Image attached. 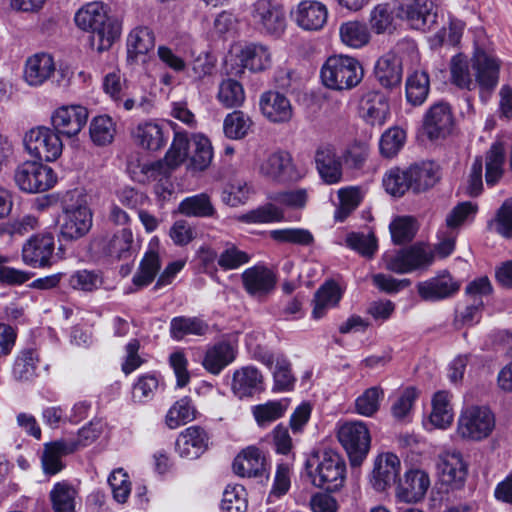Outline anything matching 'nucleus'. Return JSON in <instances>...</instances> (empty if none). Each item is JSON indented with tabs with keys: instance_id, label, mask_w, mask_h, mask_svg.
<instances>
[{
	"instance_id": "1",
	"label": "nucleus",
	"mask_w": 512,
	"mask_h": 512,
	"mask_svg": "<svg viewBox=\"0 0 512 512\" xmlns=\"http://www.w3.org/2000/svg\"><path fill=\"white\" fill-rule=\"evenodd\" d=\"M74 20L81 30L92 33V45L98 52L110 49L120 37L121 23L108 15L102 2L87 3L76 12Z\"/></svg>"
},
{
	"instance_id": "2",
	"label": "nucleus",
	"mask_w": 512,
	"mask_h": 512,
	"mask_svg": "<svg viewBox=\"0 0 512 512\" xmlns=\"http://www.w3.org/2000/svg\"><path fill=\"white\" fill-rule=\"evenodd\" d=\"M305 472L314 487L338 492L344 487L347 467L340 453L324 449L309 456L305 462Z\"/></svg>"
},
{
	"instance_id": "3",
	"label": "nucleus",
	"mask_w": 512,
	"mask_h": 512,
	"mask_svg": "<svg viewBox=\"0 0 512 512\" xmlns=\"http://www.w3.org/2000/svg\"><path fill=\"white\" fill-rule=\"evenodd\" d=\"M93 224V214L86 197L79 191H69L62 200L60 233L66 240L84 237Z\"/></svg>"
},
{
	"instance_id": "4",
	"label": "nucleus",
	"mask_w": 512,
	"mask_h": 512,
	"mask_svg": "<svg viewBox=\"0 0 512 512\" xmlns=\"http://www.w3.org/2000/svg\"><path fill=\"white\" fill-rule=\"evenodd\" d=\"M406 55L411 63L419 61L418 49L413 41L399 42L394 51L384 54L376 61L374 76L382 87L393 89L401 84Z\"/></svg>"
},
{
	"instance_id": "5",
	"label": "nucleus",
	"mask_w": 512,
	"mask_h": 512,
	"mask_svg": "<svg viewBox=\"0 0 512 512\" xmlns=\"http://www.w3.org/2000/svg\"><path fill=\"white\" fill-rule=\"evenodd\" d=\"M320 77L324 86L333 90H347L357 86L363 78L360 62L351 56L333 55L321 67Z\"/></svg>"
},
{
	"instance_id": "6",
	"label": "nucleus",
	"mask_w": 512,
	"mask_h": 512,
	"mask_svg": "<svg viewBox=\"0 0 512 512\" xmlns=\"http://www.w3.org/2000/svg\"><path fill=\"white\" fill-rule=\"evenodd\" d=\"M434 253L429 246L414 244L410 247L387 251L382 256L384 269L396 274H407L427 268L433 263Z\"/></svg>"
},
{
	"instance_id": "7",
	"label": "nucleus",
	"mask_w": 512,
	"mask_h": 512,
	"mask_svg": "<svg viewBox=\"0 0 512 512\" xmlns=\"http://www.w3.org/2000/svg\"><path fill=\"white\" fill-rule=\"evenodd\" d=\"M495 428V416L486 406H469L463 409L457 421V434L465 440L481 441L488 438Z\"/></svg>"
},
{
	"instance_id": "8",
	"label": "nucleus",
	"mask_w": 512,
	"mask_h": 512,
	"mask_svg": "<svg viewBox=\"0 0 512 512\" xmlns=\"http://www.w3.org/2000/svg\"><path fill=\"white\" fill-rule=\"evenodd\" d=\"M26 151L39 161L57 160L63 150L60 135L52 128L37 126L31 128L24 136Z\"/></svg>"
},
{
	"instance_id": "9",
	"label": "nucleus",
	"mask_w": 512,
	"mask_h": 512,
	"mask_svg": "<svg viewBox=\"0 0 512 512\" xmlns=\"http://www.w3.org/2000/svg\"><path fill=\"white\" fill-rule=\"evenodd\" d=\"M337 438L349 457L352 466L360 465L370 450L371 436L362 421L345 422L339 426Z\"/></svg>"
},
{
	"instance_id": "10",
	"label": "nucleus",
	"mask_w": 512,
	"mask_h": 512,
	"mask_svg": "<svg viewBox=\"0 0 512 512\" xmlns=\"http://www.w3.org/2000/svg\"><path fill=\"white\" fill-rule=\"evenodd\" d=\"M14 180L24 192L41 193L55 185L56 176L51 167L36 161H26L16 168Z\"/></svg>"
},
{
	"instance_id": "11",
	"label": "nucleus",
	"mask_w": 512,
	"mask_h": 512,
	"mask_svg": "<svg viewBox=\"0 0 512 512\" xmlns=\"http://www.w3.org/2000/svg\"><path fill=\"white\" fill-rule=\"evenodd\" d=\"M250 21L260 32L279 36L286 27L283 10L270 0H258L250 7Z\"/></svg>"
},
{
	"instance_id": "12",
	"label": "nucleus",
	"mask_w": 512,
	"mask_h": 512,
	"mask_svg": "<svg viewBox=\"0 0 512 512\" xmlns=\"http://www.w3.org/2000/svg\"><path fill=\"white\" fill-rule=\"evenodd\" d=\"M397 16L405 19L412 28L430 31L437 25L438 14L430 0H401Z\"/></svg>"
},
{
	"instance_id": "13",
	"label": "nucleus",
	"mask_w": 512,
	"mask_h": 512,
	"mask_svg": "<svg viewBox=\"0 0 512 512\" xmlns=\"http://www.w3.org/2000/svg\"><path fill=\"white\" fill-rule=\"evenodd\" d=\"M55 240L51 233L32 235L22 246L23 262L33 268H46L53 264Z\"/></svg>"
},
{
	"instance_id": "14",
	"label": "nucleus",
	"mask_w": 512,
	"mask_h": 512,
	"mask_svg": "<svg viewBox=\"0 0 512 512\" xmlns=\"http://www.w3.org/2000/svg\"><path fill=\"white\" fill-rule=\"evenodd\" d=\"M437 475L442 485L450 489L463 487L468 474V466L458 451H447L438 456Z\"/></svg>"
},
{
	"instance_id": "15",
	"label": "nucleus",
	"mask_w": 512,
	"mask_h": 512,
	"mask_svg": "<svg viewBox=\"0 0 512 512\" xmlns=\"http://www.w3.org/2000/svg\"><path fill=\"white\" fill-rule=\"evenodd\" d=\"M88 110L81 105H64L51 114V125L59 135L68 138L78 135L86 125Z\"/></svg>"
},
{
	"instance_id": "16",
	"label": "nucleus",
	"mask_w": 512,
	"mask_h": 512,
	"mask_svg": "<svg viewBox=\"0 0 512 512\" xmlns=\"http://www.w3.org/2000/svg\"><path fill=\"white\" fill-rule=\"evenodd\" d=\"M400 471L401 461L396 454L381 453L374 461L370 483L376 491L383 492L397 482Z\"/></svg>"
},
{
	"instance_id": "17",
	"label": "nucleus",
	"mask_w": 512,
	"mask_h": 512,
	"mask_svg": "<svg viewBox=\"0 0 512 512\" xmlns=\"http://www.w3.org/2000/svg\"><path fill=\"white\" fill-rule=\"evenodd\" d=\"M260 172L266 177L279 181H297L303 177L288 152L278 151L269 155L261 164Z\"/></svg>"
},
{
	"instance_id": "18",
	"label": "nucleus",
	"mask_w": 512,
	"mask_h": 512,
	"mask_svg": "<svg viewBox=\"0 0 512 512\" xmlns=\"http://www.w3.org/2000/svg\"><path fill=\"white\" fill-rule=\"evenodd\" d=\"M453 124L454 121L450 106L445 102H438L427 110L423 127L430 140H437L450 135Z\"/></svg>"
},
{
	"instance_id": "19",
	"label": "nucleus",
	"mask_w": 512,
	"mask_h": 512,
	"mask_svg": "<svg viewBox=\"0 0 512 512\" xmlns=\"http://www.w3.org/2000/svg\"><path fill=\"white\" fill-rule=\"evenodd\" d=\"M237 345L228 340H222L207 347L203 359V368L212 375H219L237 357Z\"/></svg>"
},
{
	"instance_id": "20",
	"label": "nucleus",
	"mask_w": 512,
	"mask_h": 512,
	"mask_svg": "<svg viewBox=\"0 0 512 512\" xmlns=\"http://www.w3.org/2000/svg\"><path fill=\"white\" fill-rule=\"evenodd\" d=\"M292 16L300 28L307 31H319L327 23L328 9L320 1L304 0L297 5Z\"/></svg>"
},
{
	"instance_id": "21",
	"label": "nucleus",
	"mask_w": 512,
	"mask_h": 512,
	"mask_svg": "<svg viewBox=\"0 0 512 512\" xmlns=\"http://www.w3.org/2000/svg\"><path fill=\"white\" fill-rule=\"evenodd\" d=\"M501 62L494 55L477 50L473 57L475 81L482 90L491 91L499 82Z\"/></svg>"
},
{
	"instance_id": "22",
	"label": "nucleus",
	"mask_w": 512,
	"mask_h": 512,
	"mask_svg": "<svg viewBox=\"0 0 512 512\" xmlns=\"http://www.w3.org/2000/svg\"><path fill=\"white\" fill-rule=\"evenodd\" d=\"M430 487L429 475L420 469H410L405 472L403 480L399 481L396 496L400 501L416 503L423 499Z\"/></svg>"
},
{
	"instance_id": "23",
	"label": "nucleus",
	"mask_w": 512,
	"mask_h": 512,
	"mask_svg": "<svg viewBox=\"0 0 512 512\" xmlns=\"http://www.w3.org/2000/svg\"><path fill=\"white\" fill-rule=\"evenodd\" d=\"M315 164L321 179L329 185L342 179V162L336 148L331 144H322L315 151Z\"/></svg>"
},
{
	"instance_id": "24",
	"label": "nucleus",
	"mask_w": 512,
	"mask_h": 512,
	"mask_svg": "<svg viewBox=\"0 0 512 512\" xmlns=\"http://www.w3.org/2000/svg\"><path fill=\"white\" fill-rule=\"evenodd\" d=\"M209 443L207 432L199 426H190L177 438L176 450L181 457L194 459L203 454Z\"/></svg>"
},
{
	"instance_id": "25",
	"label": "nucleus",
	"mask_w": 512,
	"mask_h": 512,
	"mask_svg": "<svg viewBox=\"0 0 512 512\" xmlns=\"http://www.w3.org/2000/svg\"><path fill=\"white\" fill-rule=\"evenodd\" d=\"M259 105L262 114L273 123H286L292 118L291 102L279 92L268 91L263 93Z\"/></svg>"
},
{
	"instance_id": "26",
	"label": "nucleus",
	"mask_w": 512,
	"mask_h": 512,
	"mask_svg": "<svg viewBox=\"0 0 512 512\" xmlns=\"http://www.w3.org/2000/svg\"><path fill=\"white\" fill-rule=\"evenodd\" d=\"M231 389L239 399L252 397L263 390V376L252 366L237 369L233 373Z\"/></svg>"
},
{
	"instance_id": "27",
	"label": "nucleus",
	"mask_w": 512,
	"mask_h": 512,
	"mask_svg": "<svg viewBox=\"0 0 512 512\" xmlns=\"http://www.w3.org/2000/svg\"><path fill=\"white\" fill-rule=\"evenodd\" d=\"M460 284L449 273H442L418 284V293L423 300L437 301L455 294Z\"/></svg>"
},
{
	"instance_id": "28",
	"label": "nucleus",
	"mask_w": 512,
	"mask_h": 512,
	"mask_svg": "<svg viewBox=\"0 0 512 512\" xmlns=\"http://www.w3.org/2000/svg\"><path fill=\"white\" fill-rule=\"evenodd\" d=\"M245 290L252 296H264L270 293L276 284L274 273L264 266H253L242 273Z\"/></svg>"
},
{
	"instance_id": "29",
	"label": "nucleus",
	"mask_w": 512,
	"mask_h": 512,
	"mask_svg": "<svg viewBox=\"0 0 512 512\" xmlns=\"http://www.w3.org/2000/svg\"><path fill=\"white\" fill-rule=\"evenodd\" d=\"M134 243L131 229L124 227L111 235H106L99 241V247L106 256L121 260L132 255Z\"/></svg>"
},
{
	"instance_id": "30",
	"label": "nucleus",
	"mask_w": 512,
	"mask_h": 512,
	"mask_svg": "<svg viewBox=\"0 0 512 512\" xmlns=\"http://www.w3.org/2000/svg\"><path fill=\"white\" fill-rule=\"evenodd\" d=\"M55 72L53 57L47 53H37L26 60L24 80L30 86H41Z\"/></svg>"
},
{
	"instance_id": "31",
	"label": "nucleus",
	"mask_w": 512,
	"mask_h": 512,
	"mask_svg": "<svg viewBox=\"0 0 512 512\" xmlns=\"http://www.w3.org/2000/svg\"><path fill=\"white\" fill-rule=\"evenodd\" d=\"M233 471L241 477H258L266 473L265 457L259 448L249 446L234 459Z\"/></svg>"
},
{
	"instance_id": "32",
	"label": "nucleus",
	"mask_w": 512,
	"mask_h": 512,
	"mask_svg": "<svg viewBox=\"0 0 512 512\" xmlns=\"http://www.w3.org/2000/svg\"><path fill=\"white\" fill-rule=\"evenodd\" d=\"M71 453V449L66 444V439L46 443L41 455L44 474L53 476L62 471L65 467L62 458Z\"/></svg>"
},
{
	"instance_id": "33",
	"label": "nucleus",
	"mask_w": 512,
	"mask_h": 512,
	"mask_svg": "<svg viewBox=\"0 0 512 512\" xmlns=\"http://www.w3.org/2000/svg\"><path fill=\"white\" fill-rule=\"evenodd\" d=\"M506 160L505 148L502 142L492 143L485 153L483 164H485V181L490 187L499 183L504 175Z\"/></svg>"
},
{
	"instance_id": "34",
	"label": "nucleus",
	"mask_w": 512,
	"mask_h": 512,
	"mask_svg": "<svg viewBox=\"0 0 512 512\" xmlns=\"http://www.w3.org/2000/svg\"><path fill=\"white\" fill-rule=\"evenodd\" d=\"M133 137L139 146L150 151L162 149L167 142L163 128L155 122L140 123L135 128Z\"/></svg>"
},
{
	"instance_id": "35",
	"label": "nucleus",
	"mask_w": 512,
	"mask_h": 512,
	"mask_svg": "<svg viewBox=\"0 0 512 512\" xmlns=\"http://www.w3.org/2000/svg\"><path fill=\"white\" fill-rule=\"evenodd\" d=\"M164 384L157 373H145L137 378L132 386L131 400L135 404L152 401Z\"/></svg>"
},
{
	"instance_id": "36",
	"label": "nucleus",
	"mask_w": 512,
	"mask_h": 512,
	"mask_svg": "<svg viewBox=\"0 0 512 512\" xmlns=\"http://www.w3.org/2000/svg\"><path fill=\"white\" fill-rule=\"evenodd\" d=\"M178 212L187 217L198 218H211L217 213L211 197L207 193L184 198L178 205Z\"/></svg>"
},
{
	"instance_id": "37",
	"label": "nucleus",
	"mask_w": 512,
	"mask_h": 512,
	"mask_svg": "<svg viewBox=\"0 0 512 512\" xmlns=\"http://www.w3.org/2000/svg\"><path fill=\"white\" fill-rule=\"evenodd\" d=\"M161 268L159 253L154 249L145 252L141 259L138 269L132 277V283L136 289H141L150 285Z\"/></svg>"
},
{
	"instance_id": "38",
	"label": "nucleus",
	"mask_w": 512,
	"mask_h": 512,
	"mask_svg": "<svg viewBox=\"0 0 512 512\" xmlns=\"http://www.w3.org/2000/svg\"><path fill=\"white\" fill-rule=\"evenodd\" d=\"M411 188L415 192L426 191L433 187L439 179L438 166L433 162H423L407 169Z\"/></svg>"
},
{
	"instance_id": "39",
	"label": "nucleus",
	"mask_w": 512,
	"mask_h": 512,
	"mask_svg": "<svg viewBox=\"0 0 512 512\" xmlns=\"http://www.w3.org/2000/svg\"><path fill=\"white\" fill-rule=\"evenodd\" d=\"M339 36L345 46L353 49L366 46L371 38L366 23L357 20L343 22L339 27Z\"/></svg>"
},
{
	"instance_id": "40",
	"label": "nucleus",
	"mask_w": 512,
	"mask_h": 512,
	"mask_svg": "<svg viewBox=\"0 0 512 512\" xmlns=\"http://www.w3.org/2000/svg\"><path fill=\"white\" fill-rule=\"evenodd\" d=\"M342 297L340 287L334 281L324 283L316 291L314 296V308L312 315L315 319L322 318L327 310L337 306Z\"/></svg>"
},
{
	"instance_id": "41",
	"label": "nucleus",
	"mask_w": 512,
	"mask_h": 512,
	"mask_svg": "<svg viewBox=\"0 0 512 512\" xmlns=\"http://www.w3.org/2000/svg\"><path fill=\"white\" fill-rule=\"evenodd\" d=\"M142 172L145 174L147 180L157 182L154 191L160 198L165 200L172 194L173 185L169 179L171 169H169L164 162L156 161L144 164L142 166Z\"/></svg>"
},
{
	"instance_id": "42",
	"label": "nucleus",
	"mask_w": 512,
	"mask_h": 512,
	"mask_svg": "<svg viewBox=\"0 0 512 512\" xmlns=\"http://www.w3.org/2000/svg\"><path fill=\"white\" fill-rule=\"evenodd\" d=\"M39 355L36 350L27 348L21 350L15 358L12 375L15 380L28 382L36 377Z\"/></svg>"
},
{
	"instance_id": "43",
	"label": "nucleus",
	"mask_w": 512,
	"mask_h": 512,
	"mask_svg": "<svg viewBox=\"0 0 512 512\" xmlns=\"http://www.w3.org/2000/svg\"><path fill=\"white\" fill-rule=\"evenodd\" d=\"M450 400L451 395L447 391H438L434 394L429 421L435 428L446 429L452 424L453 411Z\"/></svg>"
},
{
	"instance_id": "44",
	"label": "nucleus",
	"mask_w": 512,
	"mask_h": 512,
	"mask_svg": "<svg viewBox=\"0 0 512 512\" xmlns=\"http://www.w3.org/2000/svg\"><path fill=\"white\" fill-rule=\"evenodd\" d=\"M209 325L198 317L178 316L170 322V335L175 340H181L187 335L204 336Z\"/></svg>"
},
{
	"instance_id": "45",
	"label": "nucleus",
	"mask_w": 512,
	"mask_h": 512,
	"mask_svg": "<svg viewBox=\"0 0 512 512\" xmlns=\"http://www.w3.org/2000/svg\"><path fill=\"white\" fill-rule=\"evenodd\" d=\"M241 62L243 67L253 72H260L271 65V53L268 48L260 44H250L241 51Z\"/></svg>"
},
{
	"instance_id": "46",
	"label": "nucleus",
	"mask_w": 512,
	"mask_h": 512,
	"mask_svg": "<svg viewBox=\"0 0 512 512\" xmlns=\"http://www.w3.org/2000/svg\"><path fill=\"white\" fill-rule=\"evenodd\" d=\"M430 89L429 76L425 71H416L406 81V99L413 106L422 105Z\"/></svg>"
},
{
	"instance_id": "47",
	"label": "nucleus",
	"mask_w": 512,
	"mask_h": 512,
	"mask_svg": "<svg viewBox=\"0 0 512 512\" xmlns=\"http://www.w3.org/2000/svg\"><path fill=\"white\" fill-rule=\"evenodd\" d=\"M196 417V410L188 397L177 400L167 411L165 424L170 429H176L191 422Z\"/></svg>"
},
{
	"instance_id": "48",
	"label": "nucleus",
	"mask_w": 512,
	"mask_h": 512,
	"mask_svg": "<svg viewBox=\"0 0 512 512\" xmlns=\"http://www.w3.org/2000/svg\"><path fill=\"white\" fill-rule=\"evenodd\" d=\"M89 133L95 145L105 146L112 143L116 134V125L107 115L97 116L90 123Z\"/></svg>"
},
{
	"instance_id": "49",
	"label": "nucleus",
	"mask_w": 512,
	"mask_h": 512,
	"mask_svg": "<svg viewBox=\"0 0 512 512\" xmlns=\"http://www.w3.org/2000/svg\"><path fill=\"white\" fill-rule=\"evenodd\" d=\"M385 396L381 386H373L355 399V411L359 415L372 417L380 409L381 402Z\"/></svg>"
},
{
	"instance_id": "50",
	"label": "nucleus",
	"mask_w": 512,
	"mask_h": 512,
	"mask_svg": "<svg viewBox=\"0 0 512 512\" xmlns=\"http://www.w3.org/2000/svg\"><path fill=\"white\" fill-rule=\"evenodd\" d=\"M251 118L243 111L235 110L229 113L223 122L224 134L234 140L244 138L252 127Z\"/></svg>"
},
{
	"instance_id": "51",
	"label": "nucleus",
	"mask_w": 512,
	"mask_h": 512,
	"mask_svg": "<svg viewBox=\"0 0 512 512\" xmlns=\"http://www.w3.org/2000/svg\"><path fill=\"white\" fill-rule=\"evenodd\" d=\"M366 120L372 125H383L389 115V103L381 93L367 95L364 107Z\"/></svg>"
},
{
	"instance_id": "52",
	"label": "nucleus",
	"mask_w": 512,
	"mask_h": 512,
	"mask_svg": "<svg viewBox=\"0 0 512 512\" xmlns=\"http://www.w3.org/2000/svg\"><path fill=\"white\" fill-rule=\"evenodd\" d=\"M192 147L189 168L195 171L205 170L211 164L213 158V150L209 139L203 135H197L193 138Z\"/></svg>"
},
{
	"instance_id": "53",
	"label": "nucleus",
	"mask_w": 512,
	"mask_h": 512,
	"mask_svg": "<svg viewBox=\"0 0 512 512\" xmlns=\"http://www.w3.org/2000/svg\"><path fill=\"white\" fill-rule=\"evenodd\" d=\"M217 99L225 108L239 107L245 100L243 86L233 79L223 80L219 85Z\"/></svg>"
},
{
	"instance_id": "54",
	"label": "nucleus",
	"mask_w": 512,
	"mask_h": 512,
	"mask_svg": "<svg viewBox=\"0 0 512 512\" xmlns=\"http://www.w3.org/2000/svg\"><path fill=\"white\" fill-rule=\"evenodd\" d=\"M382 183L385 191L393 197H401L411 188L407 169L398 167L389 169L384 174Z\"/></svg>"
},
{
	"instance_id": "55",
	"label": "nucleus",
	"mask_w": 512,
	"mask_h": 512,
	"mask_svg": "<svg viewBox=\"0 0 512 512\" xmlns=\"http://www.w3.org/2000/svg\"><path fill=\"white\" fill-rule=\"evenodd\" d=\"M155 45L154 34L148 27H136L128 35L127 48L128 53L139 55L146 54Z\"/></svg>"
},
{
	"instance_id": "56",
	"label": "nucleus",
	"mask_w": 512,
	"mask_h": 512,
	"mask_svg": "<svg viewBox=\"0 0 512 512\" xmlns=\"http://www.w3.org/2000/svg\"><path fill=\"white\" fill-rule=\"evenodd\" d=\"M103 283L102 275L94 270H77L70 274L68 285L70 288L83 292L97 290Z\"/></svg>"
},
{
	"instance_id": "57",
	"label": "nucleus",
	"mask_w": 512,
	"mask_h": 512,
	"mask_svg": "<svg viewBox=\"0 0 512 512\" xmlns=\"http://www.w3.org/2000/svg\"><path fill=\"white\" fill-rule=\"evenodd\" d=\"M76 491L67 483H57L50 492L55 512H74Z\"/></svg>"
},
{
	"instance_id": "58",
	"label": "nucleus",
	"mask_w": 512,
	"mask_h": 512,
	"mask_svg": "<svg viewBox=\"0 0 512 512\" xmlns=\"http://www.w3.org/2000/svg\"><path fill=\"white\" fill-rule=\"evenodd\" d=\"M247 493L241 485H228L224 492L221 501V509L223 512H246Z\"/></svg>"
},
{
	"instance_id": "59",
	"label": "nucleus",
	"mask_w": 512,
	"mask_h": 512,
	"mask_svg": "<svg viewBox=\"0 0 512 512\" xmlns=\"http://www.w3.org/2000/svg\"><path fill=\"white\" fill-rule=\"evenodd\" d=\"M451 81L461 89L472 90L475 82L470 73L468 60L461 54L454 56L450 63Z\"/></svg>"
},
{
	"instance_id": "60",
	"label": "nucleus",
	"mask_w": 512,
	"mask_h": 512,
	"mask_svg": "<svg viewBox=\"0 0 512 512\" xmlns=\"http://www.w3.org/2000/svg\"><path fill=\"white\" fill-rule=\"evenodd\" d=\"M283 211L274 204L268 203L253 209L239 217V220L247 224H262L281 221Z\"/></svg>"
},
{
	"instance_id": "61",
	"label": "nucleus",
	"mask_w": 512,
	"mask_h": 512,
	"mask_svg": "<svg viewBox=\"0 0 512 512\" xmlns=\"http://www.w3.org/2000/svg\"><path fill=\"white\" fill-rule=\"evenodd\" d=\"M102 433V423L100 420L93 419L88 424L78 430L75 439L66 440L67 446L71 449L72 453L87 447L94 443Z\"/></svg>"
},
{
	"instance_id": "62",
	"label": "nucleus",
	"mask_w": 512,
	"mask_h": 512,
	"mask_svg": "<svg viewBox=\"0 0 512 512\" xmlns=\"http://www.w3.org/2000/svg\"><path fill=\"white\" fill-rule=\"evenodd\" d=\"M287 410V403L282 401H268L253 407V416L261 427L281 418Z\"/></svg>"
},
{
	"instance_id": "63",
	"label": "nucleus",
	"mask_w": 512,
	"mask_h": 512,
	"mask_svg": "<svg viewBox=\"0 0 512 512\" xmlns=\"http://www.w3.org/2000/svg\"><path fill=\"white\" fill-rule=\"evenodd\" d=\"M389 228L392 240L396 244H402L411 241L417 230L416 221L411 216H401L395 218L390 223Z\"/></svg>"
},
{
	"instance_id": "64",
	"label": "nucleus",
	"mask_w": 512,
	"mask_h": 512,
	"mask_svg": "<svg viewBox=\"0 0 512 512\" xmlns=\"http://www.w3.org/2000/svg\"><path fill=\"white\" fill-rule=\"evenodd\" d=\"M406 133L399 127L388 129L380 139V152L384 157H394L403 147Z\"/></svg>"
}]
</instances>
